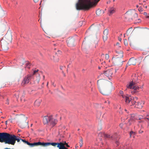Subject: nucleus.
Masks as SVG:
<instances>
[{"instance_id":"obj_1","label":"nucleus","mask_w":149,"mask_h":149,"mask_svg":"<svg viewBox=\"0 0 149 149\" xmlns=\"http://www.w3.org/2000/svg\"><path fill=\"white\" fill-rule=\"evenodd\" d=\"M100 0H78L76 5L77 10H88L95 6Z\"/></svg>"},{"instance_id":"obj_2","label":"nucleus","mask_w":149,"mask_h":149,"mask_svg":"<svg viewBox=\"0 0 149 149\" xmlns=\"http://www.w3.org/2000/svg\"><path fill=\"white\" fill-rule=\"evenodd\" d=\"M111 83L109 81L104 79H100L97 80V85L100 93L104 95H107L110 92L107 90H105L104 88Z\"/></svg>"},{"instance_id":"obj_3","label":"nucleus","mask_w":149,"mask_h":149,"mask_svg":"<svg viewBox=\"0 0 149 149\" xmlns=\"http://www.w3.org/2000/svg\"><path fill=\"white\" fill-rule=\"evenodd\" d=\"M12 40V36L11 33H7L1 40L2 47L4 50L8 49V45L11 43Z\"/></svg>"},{"instance_id":"obj_4","label":"nucleus","mask_w":149,"mask_h":149,"mask_svg":"<svg viewBox=\"0 0 149 149\" xmlns=\"http://www.w3.org/2000/svg\"><path fill=\"white\" fill-rule=\"evenodd\" d=\"M22 139H21L17 138L16 136L14 135L6 133L5 143L6 144L14 145L16 141L17 142H19Z\"/></svg>"},{"instance_id":"obj_5","label":"nucleus","mask_w":149,"mask_h":149,"mask_svg":"<svg viewBox=\"0 0 149 149\" xmlns=\"http://www.w3.org/2000/svg\"><path fill=\"white\" fill-rule=\"evenodd\" d=\"M116 53L119 55L113 57L112 59L113 63L115 65L118 66H122L124 61L123 60V52L121 51H116Z\"/></svg>"},{"instance_id":"obj_6","label":"nucleus","mask_w":149,"mask_h":149,"mask_svg":"<svg viewBox=\"0 0 149 149\" xmlns=\"http://www.w3.org/2000/svg\"><path fill=\"white\" fill-rule=\"evenodd\" d=\"M18 125L22 128H24L28 125V122H26L27 117L24 115H21L18 116L17 117Z\"/></svg>"},{"instance_id":"obj_7","label":"nucleus","mask_w":149,"mask_h":149,"mask_svg":"<svg viewBox=\"0 0 149 149\" xmlns=\"http://www.w3.org/2000/svg\"><path fill=\"white\" fill-rule=\"evenodd\" d=\"M43 121L44 124H49L52 127L54 126L57 123L56 120L54 119L52 116H45L43 118Z\"/></svg>"},{"instance_id":"obj_8","label":"nucleus","mask_w":149,"mask_h":149,"mask_svg":"<svg viewBox=\"0 0 149 149\" xmlns=\"http://www.w3.org/2000/svg\"><path fill=\"white\" fill-rule=\"evenodd\" d=\"M132 77L133 79L132 81L130 82L129 85H127V88L133 89L135 91L134 92H136L139 89V88L138 86L135 85V82L138 80L137 75L135 74L132 75Z\"/></svg>"},{"instance_id":"obj_9","label":"nucleus","mask_w":149,"mask_h":149,"mask_svg":"<svg viewBox=\"0 0 149 149\" xmlns=\"http://www.w3.org/2000/svg\"><path fill=\"white\" fill-rule=\"evenodd\" d=\"M122 96L124 100L125 101V102L127 104H130V103H131L133 105L136 103L134 100H131V97L130 96L126 95H122ZM130 105H131V104H130Z\"/></svg>"},{"instance_id":"obj_10","label":"nucleus","mask_w":149,"mask_h":149,"mask_svg":"<svg viewBox=\"0 0 149 149\" xmlns=\"http://www.w3.org/2000/svg\"><path fill=\"white\" fill-rule=\"evenodd\" d=\"M31 75H28L27 76L24 77L21 83L22 85L24 86L25 84H28L31 80Z\"/></svg>"},{"instance_id":"obj_11","label":"nucleus","mask_w":149,"mask_h":149,"mask_svg":"<svg viewBox=\"0 0 149 149\" xmlns=\"http://www.w3.org/2000/svg\"><path fill=\"white\" fill-rule=\"evenodd\" d=\"M60 142L59 143H41V144H40V145L43 146H47L50 145H51L53 146H55L57 145V147L59 144H60Z\"/></svg>"},{"instance_id":"obj_12","label":"nucleus","mask_w":149,"mask_h":149,"mask_svg":"<svg viewBox=\"0 0 149 149\" xmlns=\"http://www.w3.org/2000/svg\"><path fill=\"white\" fill-rule=\"evenodd\" d=\"M74 39L72 38H68L67 40V43L68 46L70 47H72L74 46Z\"/></svg>"},{"instance_id":"obj_13","label":"nucleus","mask_w":149,"mask_h":149,"mask_svg":"<svg viewBox=\"0 0 149 149\" xmlns=\"http://www.w3.org/2000/svg\"><path fill=\"white\" fill-rule=\"evenodd\" d=\"M136 59L133 58H131L130 59L127 63L126 65V67H127L129 65H136Z\"/></svg>"},{"instance_id":"obj_14","label":"nucleus","mask_w":149,"mask_h":149,"mask_svg":"<svg viewBox=\"0 0 149 149\" xmlns=\"http://www.w3.org/2000/svg\"><path fill=\"white\" fill-rule=\"evenodd\" d=\"M103 74L104 75L108 77H111L112 74L113 72L111 69L108 70L106 71H104L103 72Z\"/></svg>"},{"instance_id":"obj_15","label":"nucleus","mask_w":149,"mask_h":149,"mask_svg":"<svg viewBox=\"0 0 149 149\" xmlns=\"http://www.w3.org/2000/svg\"><path fill=\"white\" fill-rule=\"evenodd\" d=\"M22 141L25 143H26L28 145L31 146H34L40 145V144H41V142H40L32 143H30L22 139Z\"/></svg>"},{"instance_id":"obj_16","label":"nucleus","mask_w":149,"mask_h":149,"mask_svg":"<svg viewBox=\"0 0 149 149\" xmlns=\"http://www.w3.org/2000/svg\"><path fill=\"white\" fill-rule=\"evenodd\" d=\"M125 14L128 15H132L134 17L137 18L138 17V15L135 12L131 10L127 12Z\"/></svg>"},{"instance_id":"obj_17","label":"nucleus","mask_w":149,"mask_h":149,"mask_svg":"<svg viewBox=\"0 0 149 149\" xmlns=\"http://www.w3.org/2000/svg\"><path fill=\"white\" fill-rule=\"evenodd\" d=\"M6 133H0V142H5Z\"/></svg>"},{"instance_id":"obj_18","label":"nucleus","mask_w":149,"mask_h":149,"mask_svg":"<svg viewBox=\"0 0 149 149\" xmlns=\"http://www.w3.org/2000/svg\"><path fill=\"white\" fill-rule=\"evenodd\" d=\"M108 30L106 29L103 32V40L104 41H106L108 38L107 35L108 34Z\"/></svg>"},{"instance_id":"obj_19","label":"nucleus","mask_w":149,"mask_h":149,"mask_svg":"<svg viewBox=\"0 0 149 149\" xmlns=\"http://www.w3.org/2000/svg\"><path fill=\"white\" fill-rule=\"evenodd\" d=\"M104 136L105 139H114L116 138V137H114L112 134H104Z\"/></svg>"},{"instance_id":"obj_20","label":"nucleus","mask_w":149,"mask_h":149,"mask_svg":"<svg viewBox=\"0 0 149 149\" xmlns=\"http://www.w3.org/2000/svg\"><path fill=\"white\" fill-rule=\"evenodd\" d=\"M144 103L142 102H137L136 104V107L139 109H141L142 108Z\"/></svg>"},{"instance_id":"obj_21","label":"nucleus","mask_w":149,"mask_h":149,"mask_svg":"<svg viewBox=\"0 0 149 149\" xmlns=\"http://www.w3.org/2000/svg\"><path fill=\"white\" fill-rule=\"evenodd\" d=\"M58 148L59 149H68L64 146L63 143V142H60V144H59L58 146Z\"/></svg>"},{"instance_id":"obj_22","label":"nucleus","mask_w":149,"mask_h":149,"mask_svg":"<svg viewBox=\"0 0 149 149\" xmlns=\"http://www.w3.org/2000/svg\"><path fill=\"white\" fill-rule=\"evenodd\" d=\"M133 116H130L127 118L126 119V120L128 121L127 124L130 125L132 124V122L133 119Z\"/></svg>"},{"instance_id":"obj_23","label":"nucleus","mask_w":149,"mask_h":149,"mask_svg":"<svg viewBox=\"0 0 149 149\" xmlns=\"http://www.w3.org/2000/svg\"><path fill=\"white\" fill-rule=\"evenodd\" d=\"M116 9L115 8L111 7L110 8L109 10V12L110 13L109 15L112 14L115 11Z\"/></svg>"},{"instance_id":"obj_24","label":"nucleus","mask_w":149,"mask_h":149,"mask_svg":"<svg viewBox=\"0 0 149 149\" xmlns=\"http://www.w3.org/2000/svg\"><path fill=\"white\" fill-rule=\"evenodd\" d=\"M104 13V11L102 10H97L96 11V14L98 15H100Z\"/></svg>"},{"instance_id":"obj_25","label":"nucleus","mask_w":149,"mask_h":149,"mask_svg":"<svg viewBox=\"0 0 149 149\" xmlns=\"http://www.w3.org/2000/svg\"><path fill=\"white\" fill-rule=\"evenodd\" d=\"M41 102V100H37L35 102L34 105L36 106H38L40 105Z\"/></svg>"},{"instance_id":"obj_26","label":"nucleus","mask_w":149,"mask_h":149,"mask_svg":"<svg viewBox=\"0 0 149 149\" xmlns=\"http://www.w3.org/2000/svg\"><path fill=\"white\" fill-rule=\"evenodd\" d=\"M25 64V65H26L25 68H28L29 69L30 68V66L31 65V64L28 61L26 62Z\"/></svg>"},{"instance_id":"obj_27","label":"nucleus","mask_w":149,"mask_h":149,"mask_svg":"<svg viewBox=\"0 0 149 149\" xmlns=\"http://www.w3.org/2000/svg\"><path fill=\"white\" fill-rule=\"evenodd\" d=\"M37 75L36 80L38 83L40 81V74H36Z\"/></svg>"},{"instance_id":"obj_28","label":"nucleus","mask_w":149,"mask_h":149,"mask_svg":"<svg viewBox=\"0 0 149 149\" xmlns=\"http://www.w3.org/2000/svg\"><path fill=\"white\" fill-rule=\"evenodd\" d=\"M104 74H103V72L101 73H100V75L97 77V78L99 79L103 78L104 77Z\"/></svg>"},{"instance_id":"obj_29","label":"nucleus","mask_w":149,"mask_h":149,"mask_svg":"<svg viewBox=\"0 0 149 149\" xmlns=\"http://www.w3.org/2000/svg\"><path fill=\"white\" fill-rule=\"evenodd\" d=\"M79 146L81 147L83 145V139L82 138H81V139H80V140L79 141Z\"/></svg>"},{"instance_id":"obj_30","label":"nucleus","mask_w":149,"mask_h":149,"mask_svg":"<svg viewBox=\"0 0 149 149\" xmlns=\"http://www.w3.org/2000/svg\"><path fill=\"white\" fill-rule=\"evenodd\" d=\"M135 134V133L133 131H131L130 132V137H131L132 136L133 137H134V136Z\"/></svg>"},{"instance_id":"obj_31","label":"nucleus","mask_w":149,"mask_h":149,"mask_svg":"<svg viewBox=\"0 0 149 149\" xmlns=\"http://www.w3.org/2000/svg\"><path fill=\"white\" fill-rule=\"evenodd\" d=\"M54 57L53 56L54 58L53 60H54V61L55 62H58L59 61V58L58 57H57L56 58H54Z\"/></svg>"},{"instance_id":"obj_32","label":"nucleus","mask_w":149,"mask_h":149,"mask_svg":"<svg viewBox=\"0 0 149 149\" xmlns=\"http://www.w3.org/2000/svg\"><path fill=\"white\" fill-rule=\"evenodd\" d=\"M139 134H142V133L143 132V127H142V126H141V129L139 131Z\"/></svg>"},{"instance_id":"obj_33","label":"nucleus","mask_w":149,"mask_h":149,"mask_svg":"<svg viewBox=\"0 0 149 149\" xmlns=\"http://www.w3.org/2000/svg\"><path fill=\"white\" fill-rule=\"evenodd\" d=\"M143 15L146 18H148L149 17V14L147 13L146 12H144L143 13Z\"/></svg>"},{"instance_id":"obj_34","label":"nucleus","mask_w":149,"mask_h":149,"mask_svg":"<svg viewBox=\"0 0 149 149\" xmlns=\"http://www.w3.org/2000/svg\"><path fill=\"white\" fill-rule=\"evenodd\" d=\"M124 44L125 46H127L128 45L127 40L126 39H124Z\"/></svg>"},{"instance_id":"obj_35","label":"nucleus","mask_w":149,"mask_h":149,"mask_svg":"<svg viewBox=\"0 0 149 149\" xmlns=\"http://www.w3.org/2000/svg\"><path fill=\"white\" fill-rule=\"evenodd\" d=\"M63 144H64V146L67 147V148H69L70 147V146L65 141H64V142L63 143Z\"/></svg>"},{"instance_id":"obj_36","label":"nucleus","mask_w":149,"mask_h":149,"mask_svg":"<svg viewBox=\"0 0 149 149\" xmlns=\"http://www.w3.org/2000/svg\"><path fill=\"white\" fill-rule=\"evenodd\" d=\"M109 58V56L108 54H105V59L106 60H108Z\"/></svg>"},{"instance_id":"obj_37","label":"nucleus","mask_w":149,"mask_h":149,"mask_svg":"<svg viewBox=\"0 0 149 149\" xmlns=\"http://www.w3.org/2000/svg\"><path fill=\"white\" fill-rule=\"evenodd\" d=\"M101 115V113L100 112H99L98 114H97V118L99 119L100 118V116Z\"/></svg>"},{"instance_id":"obj_38","label":"nucleus","mask_w":149,"mask_h":149,"mask_svg":"<svg viewBox=\"0 0 149 149\" xmlns=\"http://www.w3.org/2000/svg\"><path fill=\"white\" fill-rule=\"evenodd\" d=\"M38 71V70H35L34 71L33 73V74H36V73H37Z\"/></svg>"},{"instance_id":"obj_39","label":"nucleus","mask_w":149,"mask_h":149,"mask_svg":"<svg viewBox=\"0 0 149 149\" xmlns=\"http://www.w3.org/2000/svg\"><path fill=\"white\" fill-rule=\"evenodd\" d=\"M138 10H139L140 12V11H143V9L141 8H139L138 9Z\"/></svg>"},{"instance_id":"obj_40","label":"nucleus","mask_w":149,"mask_h":149,"mask_svg":"<svg viewBox=\"0 0 149 149\" xmlns=\"http://www.w3.org/2000/svg\"><path fill=\"white\" fill-rule=\"evenodd\" d=\"M112 135L113 136H114V137H116V138L115 139H116V138H117L116 133H114L113 135Z\"/></svg>"},{"instance_id":"obj_41","label":"nucleus","mask_w":149,"mask_h":149,"mask_svg":"<svg viewBox=\"0 0 149 149\" xmlns=\"http://www.w3.org/2000/svg\"><path fill=\"white\" fill-rule=\"evenodd\" d=\"M120 93L121 95L122 96V95H123V91H120L119 92ZM123 97V96H122Z\"/></svg>"},{"instance_id":"obj_42","label":"nucleus","mask_w":149,"mask_h":149,"mask_svg":"<svg viewBox=\"0 0 149 149\" xmlns=\"http://www.w3.org/2000/svg\"><path fill=\"white\" fill-rule=\"evenodd\" d=\"M120 127L121 128H123V124L122 123H121L119 125Z\"/></svg>"},{"instance_id":"obj_43","label":"nucleus","mask_w":149,"mask_h":149,"mask_svg":"<svg viewBox=\"0 0 149 149\" xmlns=\"http://www.w3.org/2000/svg\"><path fill=\"white\" fill-rule=\"evenodd\" d=\"M39 0H33L34 2L35 3H36L39 1Z\"/></svg>"},{"instance_id":"obj_44","label":"nucleus","mask_w":149,"mask_h":149,"mask_svg":"<svg viewBox=\"0 0 149 149\" xmlns=\"http://www.w3.org/2000/svg\"><path fill=\"white\" fill-rule=\"evenodd\" d=\"M58 52L59 54H61V52L60 50H58Z\"/></svg>"},{"instance_id":"obj_45","label":"nucleus","mask_w":149,"mask_h":149,"mask_svg":"<svg viewBox=\"0 0 149 149\" xmlns=\"http://www.w3.org/2000/svg\"><path fill=\"white\" fill-rule=\"evenodd\" d=\"M52 85H53V86H54V87H55V86H56V85L54 84V82H52Z\"/></svg>"},{"instance_id":"obj_46","label":"nucleus","mask_w":149,"mask_h":149,"mask_svg":"<svg viewBox=\"0 0 149 149\" xmlns=\"http://www.w3.org/2000/svg\"><path fill=\"white\" fill-rule=\"evenodd\" d=\"M139 119H140L141 118H142L143 117V116H139Z\"/></svg>"},{"instance_id":"obj_47","label":"nucleus","mask_w":149,"mask_h":149,"mask_svg":"<svg viewBox=\"0 0 149 149\" xmlns=\"http://www.w3.org/2000/svg\"><path fill=\"white\" fill-rule=\"evenodd\" d=\"M118 40L119 41H121V38H119Z\"/></svg>"},{"instance_id":"obj_48","label":"nucleus","mask_w":149,"mask_h":149,"mask_svg":"<svg viewBox=\"0 0 149 149\" xmlns=\"http://www.w3.org/2000/svg\"><path fill=\"white\" fill-rule=\"evenodd\" d=\"M45 79V76L44 75L43 76V79L44 80Z\"/></svg>"},{"instance_id":"obj_49","label":"nucleus","mask_w":149,"mask_h":149,"mask_svg":"<svg viewBox=\"0 0 149 149\" xmlns=\"http://www.w3.org/2000/svg\"><path fill=\"white\" fill-rule=\"evenodd\" d=\"M119 43L117 42L116 43V45H119Z\"/></svg>"},{"instance_id":"obj_50","label":"nucleus","mask_w":149,"mask_h":149,"mask_svg":"<svg viewBox=\"0 0 149 149\" xmlns=\"http://www.w3.org/2000/svg\"><path fill=\"white\" fill-rule=\"evenodd\" d=\"M62 72L63 73V75L64 76H65V74L63 72Z\"/></svg>"},{"instance_id":"obj_51","label":"nucleus","mask_w":149,"mask_h":149,"mask_svg":"<svg viewBox=\"0 0 149 149\" xmlns=\"http://www.w3.org/2000/svg\"><path fill=\"white\" fill-rule=\"evenodd\" d=\"M63 68V67L62 66H61L60 68V69L62 70V68Z\"/></svg>"},{"instance_id":"obj_52","label":"nucleus","mask_w":149,"mask_h":149,"mask_svg":"<svg viewBox=\"0 0 149 149\" xmlns=\"http://www.w3.org/2000/svg\"><path fill=\"white\" fill-rule=\"evenodd\" d=\"M24 97V96H23V95H22V97H21V100L22 99V97Z\"/></svg>"},{"instance_id":"obj_53","label":"nucleus","mask_w":149,"mask_h":149,"mask_svg":"<svg viewBox=\"0 0 149 149\" xmlns=\"http://www.w3.org/2000/svg\"><path fill=\"white\" fill-rule=\"evenodd\" d=\"M128 40L129 41H130V38H128Z\"/></svg>"},{"instance_id":"obj_54","label":"nucleus","mask_w":149,"mask_h":149,"mask_svg":"<svg viewBox=\"0 0 149 149\" xmlns=\"http://www.w3.org/2000/svg\"><path fill=\"white\" fill-rule=\"evenodd\" d=\"M1 10V6H0V11Z\"/></svg>"},{"instance_id":"obj_55","label":"nucleus","mask_w":149,"mask_h":149,"mask_svg":"<svg viewBox=\"0 0 149 149\" xmlns=\"http://www.w3.org/2000/svg\"><path fill=\"white\" fill-rule=\"evenodd\" d=\"M125 34H124V37L125 38Z\"/></svg>"},{"instance_id":"obj_56","label":"nucleus","mask_w":149,"mask_h":149,"mask_svg":"<svg viewBox=\"0 0 149 149\" xmlns=\"http://www.w3.org/2000/svg\"><path fill=\"white\" fill-rule=\"evenodd\" d=\"M145 8H147V6H145Z\"/></svg>"},{"instance_id":"obj_57","label":"nucleus","mask_w":149,"mask_h":149,"mask_svg":"<svg viewBox=\"0 0 149 149\" xmlns=\"http://www.w3.org/2000/svg\"><path fill=\"white\" fill-rule=\"evenodd\" d=\"M48 82L47 83V86H48Z\"/></svg>"},{"instance_id":"obj_58","label":"nucleus","mask_w":149,"mask_h":149,"mask_svg":"<svg viewBox=\"0 0 149 149\" xmlns=\"http://www.w3.org/2000/svg\"><path fill=\"white\" fill-rule=\"evenodd\" d=\"M136 6L137 8H138V5H136Z\"/></svg>"},{"instance_id":"obj_59","label":"nucleus","mask_w":149,"mask_h":149,"mask_svg":"<svg viewBox=\"0 0 149 149\" xmlns=\"http://www.w3.org/2000/svg\"><path fill=\"white\" fill-rule=\"evenodd\" d=\"M146 2L145 1H143V2Z\"/></svg>"},{"instance_id":"obj_60","label":"nucleus","mask_w":149,"mask_h":149,"mask_svg":"<svg viewBox=\"0 0 149 149\" xmlns=\"http://www.w3.org/2000/svg\"><path fill=\"white\" fill-rule=\"evenodd\" d=\"M129 31V29L127 30V33L128 32V31Z\"/></svg>"},{"instance_id":"obj_61","label":"nucleus","mask_w":149,"mask_h":149,"mask_svg":"<svg viewBox=\"0 0 149 149\" xmlns=\"http://www.w3.org/2000/svg\"><path fill=\"white\" fill-rule=\"evenodd\" d=\"M125 111H127V110L126 109H125Z\"/></svg>"},{"instance_id":"obj_62","label":"nucleus","mask_w":149,"mask_h":149,"mask_svg":"<svg viewBox=\"0 0 149 149\" xmlns=\"http://www.w3.org/2000/svg\"><path fill=\"white\" fill-rule=\"evenodd\" d=\"M6 124H7V121H6Z\"/></svg>"},{"instance_id":"obj_63","label":"nucleus","mask_w":149,"mask_h":149,"mask_svg":"<svg viewBox=\"0 0 149 149\" xmlns=\"http://www.w3.org/2000/svg\"><path fill=\"white\" fill-rule=\"evenodd\" d=\"M146 57H145V58L144 60L146 59Z\"/></svg>"},{"instance_id":"obj_64","label":"nucleus","mask_w":149,"mask_h":149,"mask_svg":"<svg viewBox=\"0 0 149 149\" xmlns=\"http://www.w3.org/2000/svg\"><path fill=\"white\" fill-rule=\"evenodd\" d=\"M80 23H82V22H80Z\"/></svg>"}]
</instances>
